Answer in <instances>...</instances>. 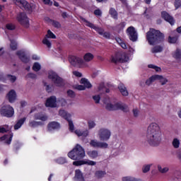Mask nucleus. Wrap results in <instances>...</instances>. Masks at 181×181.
I'll use <instances>...</instances> for the list:
<instances>
[{
	"label": "nucleus",
	"instance_id": "f257e3e1",
	"mask_svg": "<svg viewBox=\"0 0 181 181\" xmlns=\"http://www.w3.org/2000/svg\"><path fill=\"white\" fill-rule=\"evenodd\" d=\"M146 141L150 146H159L162 143V132L156 123H151L147 128Z\"/></svg>",
	"mask_w": 181,
	"mask_h": 181
},
{
	"label": "nucleus",
	"instance_id": "f03ea898",
	"mask_svg": "<svg viewBox=\"0 0 181 181\" xmlns=\"http://www.w3.org/2000/svg\"><path fill=\"white\" fill-rule=\"evenodd\" d=\"M146 39L149 45H158V43L163 42L165 35L159 30L150 28L149 31L146 33Z\"/></svg>",
	"mask_w": 181,
	"mask_h": 181
},
{
	"label": "nucleus",
	"instance_id": "7ed1b4c3",
	"mask_svg": "<svg viewBox=\"0 0 181 181\" xmlns=\"http://www.w3.org/2000/svg\"><path fill=\"white\" fill-rule=\"evenodd\" d=\"M104 107L107 111H117L118 110H121L124 111V112H128L129 111V108H128V105L125 103H115L111 99H106L104 100Z\"/></svg>",
	"mask_w": 181,
	"mask_h": 181
},
{
	"label": "nucleus",
	"instance_id": "20e7f679",
	"mask_svg": "<svg viewBox=\"0 0 181 181\" xmlns=\"http://www.w3.org/2000/svg\"><path fill=\"white\" fill-rule=\"evenodd\" d=\"M68 156L72 160H81L86 158V150L80 144H76L74 148L68 153Z\"/></svg>",
	"mask_w": 181,
	"mask_h": 181
},
{
	"label": "nucleus",
	"instance_id": "39448f33",
	"mask_svg": "<svg viewBox=\"0 0 181 181\" xmlns=\"http://www.w3.org/2000/svg\"><path fill=\"white\" fill-rule=\"evenodd\" d=\"M82 21H83V22H84L86 26H88V28H90L91 29H94V30H95V32H97V33H98V35H100V36H103L105 39H110V33L105 32L104 30V28H103L101 27H98V26L93 24L90 21L86 20V18H83Z\"/></svg>",
	"mask_w": 181,
	"mask_h": 181
},
{
	"label": "nucleus",
	"instance_id": "423d86ee",
	"mask_svg": "<svg viewBox=\"0 0 181 181\" xmlns=\"http://www.w3.org/2000/svg\"><path fill=\"white\" fill-rule=\"evenodd\" d=\"M48 78L52 80V83L57 87H63L65 86L66 82L63 80V78H60L57 74L53 71H51L48 73Z\"/></svg>",
	"mask_w": 181,
	"mask_h": 181
},
{
	"label": "nucleus",
	"instance_id": "0eeeda50",
	"mask_svg": "<svg viewBox=\"0 0 181 181\" xmlns=\"http://www.w3.org/2000/svg\"><path fill=\"white\" fill-rule=\"evenodd\" d=\"M69 62L70 64H71V66H74V67L77 66L78 67H88V64L84 62V60H83V59L77 57L76 56H69Z\"/></svg>",
	"mask_w": 181,
	"mask_h": 181
},
{
	"label": "nucleus",
	"instance_id": "6e6552de",
	"mask_svg": "<svg viewBox=\"0 0 181 181\" xmlns=\"http://www.w3.org/2000/svg\"><path fill=\"white\" fill-rule=\"evenodd\" d=\"M98 136L100 141L105 142L111 138V130L105 127L100 128L98 132Z\"/></svg>",
	"mask_w": 181,
	"mask_h": 181
},
{
	"label": "nucleus",
	"instance_id": "1a4fd4ad",
	"mask_svg": "<svg viewBox=\"0 0 181 181\" xmlns=\"http://www.w3.org/2000/svg\"><path fill=\"white\" fill-rule=\"evenodd\" d=\"M0 114L3 115V117H7V118H11V117H13L15 114V110L13 107L10 105H4L0 110Z\"/></svg>",
	"mask_w": 181,
	"mask_h": 181
},
{
	"label": "nucleus",
	"instance_id": "9d476101",
	"mask_svg": "<svg viewBox=\"0 0 181 181\" xmlns=\"http://www.w3.org/2000/svg\"><path fill=\"white\" fill-rule=\"evenodd\" d=\"M13 2L19 8H23L25 11L32 12V6L26 0H13Z\"/></svg>",
	"mask_w": 181,
	"mask_h": 181
},
{
	"label": "nucleus",
	"instance_id": "9b49d317",
	"mask_svg": "<svg viewBox=\"0 0 181 181\" xmlns=\"http://www.w3.org/2000/svg\"><path fill=\"white\" fill-rule=\"evenodd\" d=\"M17 21L24 28H29V18L25 13H20L17 15Z\"/></svg>",
	"mask_w": 181,
	"mask_h": 181
},
{
	"label": "nucleus",
	"instance_id": "f8f14e48",
	"mask_svg": "<svg viewBox=\"0 0 181 181\" xmlns=\"http://www.w3.org/2000/svg\"><path fill=\"white\" fill-rule=\"evenodd\" d=\"M89 144L93 148H100L101 149H107L108 148V144L104 141H98L97 139L90 140Z\"/></svg>",
	"mask_w": 181,
	"mask_h": 181
},
{
	"label": "nucleus",
	"instance_id": "ddd939ff",
	"mask_svg": "<svg viewBox=\"0 0 181 181\" xmlns=\"http://www.w3.org/2000/svg\"><path fill=\"white\" fill-rule=\"evenodd\" d=\"M49 39H56V35L50 30H47V33L43 39L42 43L48 47H52V42Z\"/></svg>",
	"mask_w": 181,
	"mask_h": 181
},
{
	"label": "nucleus",
	"instance_id": "4468645a",
	"mask_svg": "<svg viewBox=\"0 0 181 181\" xmlns=\"http://www.w3.org/2000/svg\"><path fill=\"white\" fill-rule=\"evenodd\" d=\"M127 32L130 40L132 42H136V40H138V33H136L135 28L132 26L129 27Z\"/></svg>",
	"mask_w": 181,
	"mask_h": 181
},
{
	"label": "nucleus",
	"instance_id": "2eb2a0df",
	"mask_svg": "<svg viewBox=\"0 0 181 181\" xmlns=\"http://www.w3.org/2000/svg\"><path fill=\"white\" fill-rule=\"evenodd\" d=\"M74 166H81V165H88L89 166H95L97 163L95 161L87 160H76L73 162Z\"/></svg>",
	"mask_w": 181,
	"mask_h": 181
},
{
	"label": "nucleus",
	"instance_id": "dca6fc26",
	"mask_svg": "<svg viewBox=\"0 0 181 181\" xmlns=\"http://www.w3.org/2000/svg\"><path fill=\"white\" fill-rule=\"evenodd\" d=\"M6 99L9 103L11 104L15 103L16 101V98L18 95H16V91L15 90H11L7 94H6Z\"/></svg>",
	"mask_w": 181,
	"mask_h": 181
},
{
	"label": "nucleus",
	"instance_id": "f3484780",
	"mask_svg": "<svg viewBox=\"0 0 181 181\" xmlns=\"http://www.w3.org/2000/svg\"><path fill=\"white\" fill-rule=\"evenodd\" d=\"M17 56H18L20 60L23 62V63H29L30 62V57L26 55L23 51H18L16 52Z\"/></svg>",
	"mask_w": 181,
	"mask_h": 181
},
{
	"label": "nucleus",
	"instance_id": "a211bd4d",
	"mask_svg": "<svg viewBox=\"0 0 181 181\" xmlns=\"http://www.w3.org/2000/svg\"><path fill=\"white\" fill-rule=\"evenodd\" d=\"M45 105L46 107H50L51 108H56V107H57L56 97L51 96L48 98L46 101Z\"/></svg>",
	"mask_w": 181,
	"mask_h": 181
},
{
	"label": "nucleus",
	"instance_id": "6ab92c4d",
	"mask_svg": "<svg viewBox=\"0 0 181 181\" xmlns=\"http://www.w3.org/2000/svg\"><path fill=\"white\" fill-rule=\"evenodd\" d=\"M161 18L165 19L168 23L170 25H175V20L173 19V17H172L168 12L163 11L161 12Z\"/></svg>",
	"mask_w": 181,
	"mask_h": 181
},
{
	"label": "nucleus",
	"instance_id": "aec40b11",
	"mask_svg": "<svg viewBox=\"0 0 181 181\" xmlns=\"http://www.w3.org/2000/svg\"><path fill=\"white\" fill-rule=\"evenodd\" d=\"M60 128V124L57 122H49L47 125V129L50 132L54 129H59Z\"/></svg>",
	"mask_w": 181,
	"mask_h": 181
},
{
	"label": "nucleus",
	"instance_id": "412c9836",
	"mask_svg": "<svg viewBox=\"0 0 181 181\" xmlns=\"http://www.w3.org/2000/svg\"><path fill=\"white\" fill-rule=\"evenodd\" d=\"M74 134H76V135H77V136H83V138H87V136H88L90 132L88 131V129H86V130H81V129H76L74 131Z\"/></svg>",
	"mask_w": 181,
	"mask_h": 181
},
{
	"label": "nucleus",
	"instance_id": "4be33fe9",
	"mask_svg": "<svg viewBox=\"0 0 181 181\" xmlns=\"http://www.w3.org/2000/svg\"><path fill=\"white\" fill-rule=\"evenodd\" d=\"M13 135L9 134V135H4V136L0 138V141L1 142H4V144H6V145H9L11 142H12V138Z\"/></svg>",
	"mask_w": 181,
	"mask_h": 181
},
{
	"label": "nucleus",
	"instance_id": "5701e85b",
	"mask_svg": "<svg viewBox=\"0 0 181 181\" xmlns=\"http://www.w3.org/2000/svg\"><path fill=\"white\" fill-rule=\"evenodd\" d=\"M74 179L76 181H86V179H84V176H83V173H81L80 170H76L75 171Z\"/></svg>",
	"mask_w": 181,
	"mask_h": 181
},
{
	"label": "nucleus",
	"instance_id": "b1692460",
	"mask_svg": "<svg viewBox=\"0 0 181 181\" xmlns=\"http://www.w3.org/2000/svg\"><path fill=\"white\" fill-rule=\"evenodd\" d=\"M118 88L122 95H123L124 97L128 96V90H127V87H125V85L121 83L119 85Z\"/></svg>",
	"mask_w": 181,
	"mask_h": 181
},
{
	"label": "nucleus",
	"instance_id": "393cba45",
	"mask_svg": "<svg viewBox=\"0 0 181 181\" xmlns=\"http://www.w3.org/2000/svg\"><path fill=\"white\" fill-rule=\"evenodd\" d=\"M34 119L43 122L47 121V115L42 113H36L34 115Z\"/></svg>",
	"mask_w": 181,
	"mask_h": 181
},
{
	"label": "nucleus",
	"instance_id": "a878e982",
	"mask_svg": "<svg viewBox=\"0 0 181 181\" xmlns=\"http://www.w3.org/2000/svg\"><path fill=\"white\" fill-rule=\"evenodd\" d=\"M42 125H43L42 122H37L35 120H30L28 123V126L30 128H37V127H40Z\"/></svg>",
	"mask_w": 181,
	"mask_h": 181
},
{
	"label": "nucleus",
	"instance_id": "bb28decb",
	"mask_svg": "<svg viewBox=\"0 0 181 181\" xmlns=\"http://www.w3.org/2000/svg\"><path fill=\"white\" fill-rule=\"evenodd\" d=\"M178 37L179 35L176 34V33H173V34L168 37L169 43H176V42H177Z\"/></svg>",
	"mask_w": 181,
	"mask_h": 181
},
{
	"label": "nucleus",
	"instance_id": "cd10ccee",
	"mask_svg": "<svg viewBox=\"0 0 181 181\" xmlns=\"http://www.w3.org/2000/svg\"><path fill=\"white\" fill-rule=\"evenodd\" d=\"M171 145L174 149H179V148H180V139L174 138L171 142Z\"/></svg>",
	"mask_w": 181,
	"mask_h": 181
},
{
	"label": "nucleus",
	"instance_id": "c85d7f7f",
	"mask_svg": "<svg viewBox=\"0 0 181 181\" xmlns=\"http://www.w3.org/2000/svg\"><path fill=\"white\" fill-rule=\"evenodd\" d=\"M119 63H125L129 60V58L127 55V54L124 52H119Z\"/></svg>",
	"mask_w": 181,
	"mask_h": 181
},
{
	"label": "nucleus",
	"instance_id": "c756f323",
	"mask_svg": "<svg viewBox=\"0 0 181 181\" xmlns=\"http://www.w3.org/2000/svg\"><path fill=\"white\" fill-rule=\"evenodd\" d=\"M59 115L62 118H64V119H66V121L70 119V118L71 117V115L66 112V110H59Z\"/></svg>",
	"mask_w": 181,
	"mask_h": 181
},
{
	"label": "nucleus",
	"instance_id": "7c9ffc66",
	"mask_svg": "<svg viewBox=\"0 0 181 181\" xmlns=\"http://www.w3.org/2000/svg\"><path fill=\"white\" fill-rule=\"evenodd\" d=\"M81 84H83V86L86 88H91L93 87V85H91V83H90V81H88V80H87L86 78H81V81H80Z\"/></svg>",
	"mask_w": 181,
	"mask_h": 181
},
{
	"label": "nucleus",
	"instance_id": "2f4dec72",
	"mask_svg": "<svg viewBox=\"0 0 181 181\" xmlns=\"http://www.w3.org/2000/svg\"><path fill=\"white\" fill-rule=\"evenodd\" d=\"M93 59H94V55L90 52L86 53L84 56H83V62L84 63H88L90 62H91V60H93Z\"/></svg>",
	"mask_w": 181,
	"mask_h": 181
},
{
	"label": "nucleus",
	"instance_id": "473e14b6",
	"mask_svg": "<svg viewBox=\"0 0 181 181\" xmlns=\"http://www.w3.org/2000/svg\"><path fill=\"white\" fill-rule=\"evenodd\" d=\"M87 155L91 159H95V158H98V151L95 150L89 151L87 152Z\"/></svg>",
	"mask_w": 181,
	"mask_h": 181
},
{
	"label": "nucleus",
	"instance_id": "72a5a7b5",
	"mask_svg": "<svg viewBox=\"0 0 181 181\" xmlns=\"http://www.w3.org/2000/svg\"><path fill=\"white\" fill-rule=\"evenodd\" d=\"M173 57L175 59V60H181V50L177 49L176 51H174L172 54Z\"/></svg>",
	"mask_w": 181,
	"mask_h": 181
},
{
	"label": "nucleus",
	"instance_id": "f704fd0d",
	"mask_svg": "<svg viewBox=\"0 0 181 181\" xmlns=\"http://www.w3.org/2000/svg\"><path fill=\"white\" fill-rule=\"evenodd\" d=\"M157 169L160 173L165 175V173H168L169 172V167H162L160 165H158Z\"/></svg>",
	"mask_w": 181,
	"mask_h": 181
},
{
	"label": "nucleus",
	"instance_id": "c9c22d12",
	"mask_svg": "<svg viewBox=\"0 0 181 181\" xmlns=\"http://www.w3.org/2000/svg\"><path fill=\"white\" fill-rule=\"evenodd\" d=\"M119 52L112 55L110 58L111 62L115 63V64H117V63H119Z\"/></svg>",
	"mask_w": 181,
	"mask_h": 181
},
{
	"label": "nucleus",
	"instance_id": "e433bc0d",
	"mask_svg": "<svg viewBox=\"0 0 181 181\" xmlns=\"http://www.w3.org/2000/svg\"><path fill=\"white\" fill-rule=\"evenodd\" d=\"M26 121V117H23L18 121V122L14 125V129H19L23 123Z\"/></svg>",
	"mask_w": 181,
	"mask_h": 181
},
{
	"label": "nucleus",
	"instance_id": "4c0bfd02",
	"mask_svg": "<svg viewBox=\"0 0 181 181\" xmlns=\"http://www.w3.org/2000/svg\"><path fill=\"white\" fill-rule=\"evenodd\" d=\"M109 13H110V15H111V16H112V18H113V19H118V13L117 12L115 8H110V9L109 11Z\"/></svg>",
	"mask_w": 181,
	"mask_h": 181
},
{
	"label": "nucleus",
	"instance_id": "58836bf2",
	"mask_svg": "<svg viewBox=\"0 0 181 181\" xmlns=\"http://www.w3.org/2000/svg\"><path fill=\"white\" fill-rule=\"evenodd\" d=\"M163 51V47L159 46V45L155 46L151 49L152 53H160Z\"/></svg>",
	"mask_w": 181,
	"mask_h": 181
},
{
	"label": "nucleus",
	"instance_id": "ea45409f",
	"mask_svg": "<svg viewBox=\"0 0 181 181\" xmlns=\"http://www.w3.org/2000/svg\"><path fill=\"white\" fill-rule=\"evenodd\" d=\"M152 165H153L152 163L145 164L144 165H143L142 169H141L143 173H148V172H149V170H151V167Z\"/></svg>",
	"mask_w": 181,
	"mask_h": 181
},
{
	"label": "nucleus",
	"instance_id": "a19ab883",
	"mask_svg": "<svg viewBox=\"0 0 181 181\" xmlns=\"http://www.w3.org/2000/svg\"><path fill=\"white\" fill-rule=\"evenodd\" d=\"M105 175H106L105 171H101V170L96 171L95 173V177H98V179H101V177H104Z\"/></svg>",
	"mask_w": 181,
	"mask_h": 181
},
{
	"label": "nucleus",
	"instance_id": "79ce46f5",
	"mask_svg": "<svg viewBox=\"0 0 181 181\" xmlns=\"http://www.w3.org/2000/svg\"><path fill=\"white\" fill-rule=\"evenodd\" d=\"M42 69V65L39 62H35L33 66V70L34 71H39Z\"/></svg>",
	"mask_w": 181,
	"mask_h": 181
},
{
	"label": "nucleus",
	"instance_id": "37998d69",
	"mask_svg": "<svg viewBox=\"0 0 181 181\" xmlns=\"http://www.w3.org/2000/svg\"><path fill=\"white\" fill-rule=\"evenodd\" d=\"M6 80H8L11 81V83H15L16 81V76L13 75H6Z\"/></svg>",
	"mask_w": 181,
	"mask_h": 181
},
{
	"label": "nucleus",
	"instance_id": "c03bdc74",
	"mask_svg": "<svg viewBox=\"0 0 181 181\" xmlns=\"http://www.w3.org/2000/svg\"><path fill=\"white\" fill-rule=\"evenodd\" d=\"M10 47L12 50H16V49H18V44H16V41L11 40Z\"/></svg>",
	"mask_w": 181,
	"mask_h": 181
},
{
	"label": "nucleus",
	"instance_id": "a18cd8bd",
	"mask_svg": "<svg viewBox=\"0 0 181 181\" xmlns=\"http://www.w3.org/2000/svg\"><path fill=\"white\" fill-rule=\"evenodd\" d=\"M95 125H97V124H95L93 120H89L88 122V129H93V128H95Z\"/></svg>",
	"mask_w": 181,
	"mask_h": 181
},
{
	"label": "nucleus",
	"instance_id": "49530a36",
	"mask_svg": "<svg viewBox=\"0 0 181 181\" xmlns=\"http://www.w3.org/2000/svg\"><path fill=\"white\" fill-rule=\"evenodd\" d=\"M158 80L160 81V83H161L162 86H165V84L168 83V79L162 76L158 75Z\"/></svg>",
	"mask_w": 181,
	"mask_h": 181
},
{
	"label": "nucleus",
	"instance_id": "de8ad7c7",
	"mask_svg": "<svg viewBox=\"0 0 181 181\" xmlns=\"http://www.w3.org/2000/svg\"><path fill=\"white\" fill-rule=\"evenodd\" d=\"M69 122V131L73 132L74 131V124H73V121H71L70 119L67 120Z\"/></svg>",
	"mask_w": 181,
	"mask_h": 181
},
{
	"label": "nucleus",
	"instance_id": "09e8293b",
	"mask_svg": "<svg viewBox=\"0 0 181 181\" xmlns=\"http://www.w3.org/2000/svg\"><path fill=\"white\" fill-rule=\"evenodd\" d=\"M56 162L57 163H59L60 165H63L64 163H66L67 160H66V158L61 157L57 159Z\"/></svg>",
	"mask_w": 181,
	"mask_h": 181
},
{
	"label": "nucleus",
	"instance_id": "8fccbe9b",
	"mask_svg": "<svg viewBox=\"0 0 181 181\" xmlns=\"http://www.w3.org/2000/svg\"><path fill=\"white\" fill-rule=\"evenodd\" d=\"M148 67H149V69H153L157 72L162 71V69H160V67L156 66H155L153 64L148 65Z\"/></svg>",
	"mask_w": 181,
	"mask_h": 181
},
{
	"label": "nucleus",
	"instance_id": "3c124183",
	"mask_svg": "<svg viewBox=\"0 0 181 181\" xmlns=\"http://www.w3.org/2000/svg\"><path fill=\"white\" fill-rule=\"evenodd\" d=\"M52 26H54V28H61L62 27V25L60 24V23H59L58 21H52L51 22Z\"/></svg>",
	"mask_w": 181,
	"mask_h": 181
},
{
	"label": "nucleus",
	"instance_id": "603ef678",
	"mask_svg": "<svg viewBox=\"0 0 181 181\" xmlns=\"http://www.w3.org/2000/svg\"><path fill=\"white\" fill-rule=\"evenodd\" d=\"M67 95L71 98H74V97H76V93L72 90H69L67 91Z\"/></svg>",
	"mask_w": 181,
	"mask_h": 181
},
{
	"label": "nucleus",
	"instance_id": "864d4df0",
	"mask_svg": "<svg viewBox=\"0 0 181 181\" xmlns=\"http://www.w3.org/2000/svg\"><path fill=\"white\" fill-rule=\"evenodd\" d=\"M98 91H100V93H104L105 90V86H104V83H100L98 87Z\"/></svg>",
	"mask_w": 181,
	"mask_h": 181
},
{
	"label": "nucleus",
	"instance_id": "5fc2aeb1",
	"mask_svg": "<svg viewBox=\"0 0 181 181\" xmlns=\"http://www.w3.org/2000/svg\"><path fill=\"white\" fill-rule=\"evenodd\" d=\"M8 131H9L8 126L0 127V132L1 134H4V132H8Z\"/></svg>",
	"mask_w": 181,
	"mask_h": 181
},
{
	"label": "nucleus",
	"instance_id": "6e6d98bb",
	"mask_svg": "<svg viewBox=\"0 0 181 181\" xmlns=\"http://www.w3.org/2000/svg\"><path fill=\"white\" fill-rule=\"evenodd\" d=\"M174 5L175 6V9H179L181 6V0H175Z\"/></svg>",
	"mask_w": 181,
	"mask_h": 181
},
{
	"label": "nucleus",
	"instance_id": "4d7b16f0",
	"mask_svg": "<svg viewBox=\"0 0 181 181\" xmlns=\"http://www.w3.org/2000/svg\"><path fill=\"white\" fill-rule=\"evenodd\" d=\"M75 88L76 90H78L79 91H83V90H86V87L83 85H76L75 86Z\"/></svg>",
	"mask_w": 181,
	"mask_h": 181
},
{
	"label": "nucleus",
	"instance_id": "13d9d810",
	"mask_svg": "<svg viewBox=\"0 0 181 181\" xmlns=\"http://www.w3.org/2000/svg\"><path fill=\"white\" fill-rule=\"evenodd\" d=\"M6 28L8 29V30H14L15 25H13V24L8 23L6 25Z\"/></svg>",
	"mask_w": 181,
	"mask_h": 181
},
{
	"label": "nucleus",
	"instance_id": "bf43d9fd",
	"mask_svg": "<svg viewBox=\"0 0 181 181\" xmlns=\"http://www.w3.org/2000/svg\"><path fill=\"white\" fill-rule=\"evenodd\" d=\"M93 99L94 100V101L96 104H98L100 103V95H94L93 97Z\"/></svg>",
	"mask_w": 181,
	"mask_h": 181
},
{
	"label": "nucleus",
	"instance_id": "052dcab7",
	"mask_svg": "<svg viewBox=\"0 0 181 181\" xmlns=\"http://www.w3.org/2000/svg\"><path fill=\"white\" fill-rule=\"evenodd\" d=\"M44 86L47 93H52V87L49 86V84H47L46 83H45Z\"/></svg>",
	"mask_w": 181,
	"mask_h": 181
},
{
	"label": "nucleus",
	"instance_id": "680f3d73",
	"mask_svg": "<svg viewBox=\"0 0 181 181\" xmlns=\"http://www.w3.org/2000/svg\"><path fill=\"white\" fill-rule=\"evenodd\" d=\"M159 75H154L149 78V79L151 81L152 83L154 81H156V80H158Z\"/></svg>",
	"mask_w": 181,
	"mask_h": 181
},
{
	"label": "nucleus",
	"instance_id": "e2e57ef3",
	"mask_svg": "<svg viewBox=\"0 0 181 181\" xmlns=\"http://www.w3.org/2000/svg\"><path fill=\"white\" fill-rule=\"evenodd\" d=\"M133 115L134 117H139V110L138 109H133Z\"/></svg>",
	"mask_w": 181,
	"mask_h": 181
},
{
	"label": "nucleus",
	"instance_id": "0e129e2a",
	"mask_svg": "<svg viewBox=\"0 0 181 181\" xmlns=\"http://www.w3.org/2000/svg\"><path fill=\"white\" fill-rule=\"evenodd\" d=\"M73 74L76 77H83V74H81V72H78L77 71H74Z\"/></svg>",
	"mask_w": 181,
	"mask_h": 181
},
{
	"label": "nucleus",
	"instance_id": "69168bd1",
	"mask_svg": "<svg viewBox=\"0 0 181 181\" xmlns=\"http://www.w3.org/2000/svg\"><path fill=\"white\" fill-rule=\"evenodd\" d=\"M28 77L29 78H36V77H37V76H36V74H35L33 73H30L28 74Z\"/></svg>",
	"mask_w": 181,
	"mask_h": 181
},
{
	"label": "nucleus",
	"instance_id": "338daca9",
	"mask_svg": "<svg viewBox=\"0 0 181 181\" xmlns=\"http://www.w3.org/2000/svg\"><path fill=\"white\" fill-rule=\"evenodd\" d=\"M177 158L181 162V151H178L176 153Z\"/></svg>",
	"mask_w": 181,
	"mask_h": 181
},
{
	"label": "nucleus",
	"instance_id": "774afa93",
	"mask_svg": "<svg viewBox=\"0 0 181 181\" xmlns=\"http://www.w3.org/2000/svg\"><path fill=\"white\" fill-rule=\"evenodd\" d=\"M119 46H121V47H122V49H128L129 45H127L125 43V42L123 41V42H122Z\"/></svg>",
	"mask_w": 181,
	"mask_h": 181
}]
</instances>
